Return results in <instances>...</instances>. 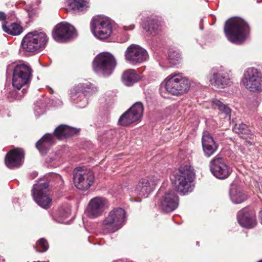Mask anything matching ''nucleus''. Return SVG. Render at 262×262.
Instances as JSON below:
<instances>
[{
  "label": "nucleus",
  "mask_w": 262,
  "mask_h": 262,
  "mask_svg": "<svg viewBox=\"0 0 262 262\" xmlns=\"http://www.w3.org/2000/svg\"><path fill=\"white\" fill-rule=\"evenodd\" d=\"M224 32L230 42L240 44L245 40L247 36L249 26L242 18H231L226 22Z\"/></svg>",
  "instance_id": "f257e3e1"
},
{
  "label": "nucleus",
  "mask_w": 262,
  "mask_h": 262,
  "mask_svg": "<svg viewBox=\"0 0 262 262\" xmlns=\"http://www.w3.org/2000/svg\"><path fill=\"white\" fill-rule=\"evenodd\" d=\"M194 174L193 169L190 165L184 164L180 166L178 171L171 179L177 191L185 194L193 190L192 183Z\"/></svg>",
  "instance_id": "f03ea898"
},
{
  "label": "nucleus",
  "mask_w": 262,
  "mask_h": 262,
  "mask_svg": "<svg viewBox=\"0 0 262 262\" xmlns=\"http://www.w3.org/2000/svg\"><path fill=\"white\" fill-rule=\"evenodd\" d=\"M164 82L167 92L174 96L187 92L190 87L189 80L182 73L169 75L165 79Z\"/></svg>",
  "instance_id": "7ed1b4c3"
},
{
  "label": "nucleus",
  "mask_w": 262,
  "mask_h": 262,
  "mask_svg": "<svg viewBox=\"0 0 262 262\" xmlns=\"http://www.w3.org/2000/svg\"><path fill=\"white\" fill-rule=\"evenodd\" d=\"M112 20L107 16L98 15L91 21V30L93 35L100 40L108 38L112 33Z\"/></svg>",
  "instance_id": "20e7f679"
},
{
  "label": "nucleus",
  "mask_w": 262,
  "mask_h": 262,
  "mask_svg": "<svg viewBox=\"0 0 262 262\" xmlns=\"http://www.w3.org/2000/svg\"><path fill=\"white\" fill-rule=\"evenodd\" d=\"M114 66V56L107 52L99 53L93 61V69L94 72L103 77H108L113 73Z\"/></svg>",
  "instance_id": "39448f33"
},
{
  "label": "nucleus",
  "mask_w": 262,
  "mask_h": 262,
  "mask_svg": "<svg viewBox=\"0 0 262 262\" xmlns=\"http://www.w3.org/2000/svg\"><path fill=\"white\" fill-rule=\"evenodd\" d=\"M49 181L47 178H40L32 189L34 201L42 208L47 209L51 205L52 199L48 193Z\"/></svg>",
  "instance_id": "423d86ee"
},
{
  "label": "nucleus",
  "mask_w": 262,
  "mask_h": 262,
  "mask_svg": "<svg viewBox=\"0 0 262 262\" xmlns=\"http://www.w3.org/2000/svg\"><path fill=\"white\" fill-rule=\"evenodd\" d=\"M241 84L253 92H262V73L257 69L250 67L244 72Z\"/></svg>",
  "instance_id": "0eeeda50"
},
{
  "label": "nucleus",
  "mask_w": 262,
  "mask_h": 262,
  "mask_svg": "<svg viewBox=\"0 0 262 262\" xmlns=\"http://www.w3.org/2000/svg\"><path fill=\"white\" fill-rule=\"evenodd\" d=\"M47 41V36L44 32L34 31L24 37L21 47L26 52H34L44 48Z\"/></svg>",
  "instance_id": "6e6552de"
},
{
  "label": "nucleus",
  "mask_w": 262,
  "mask_h": 262,
  "mask_svg": "<svg viewBox=\"0 0 262 262\" xmlns=\"http://www.w3.org/2000/svg\"><path fill=\"white\" fill-rule=\"evenodd\" d=\"M97 89L91 83H81L72 93V99L80 108L84 107L88 104V97L95 93Z\"/></svg>",
  "instance_id": "1a4fd4ad"
},
{
  "label": "nucleus",
  "mask_w": 262,
  "mask_h": 262,
  "mask_svg": "<svg viewBox=\"0 0 262 262\" xmlns=\"http://www.w3.org/2000/svg\"><path fill=\"white\" fill-rule=\"evenodd\" d=\"M143 105L141 102L135 103L120 116L118 124L126 126L140 121L143 116Z\"/></svg>",
  "instance_id": "9d476101"
},
{
  "label": "nucleus",
  "mask_w": 262,
  "mask_h": 262,
  "mask_svg": "<svg viewBox=\"0 0 262 262\" xmlns=\"http://www.w3.org/2000/svg\"><path fill=\"white\" fill-rule=\"evenodd\" d=\"M73 181L75 186L80 190H87L94 181V175L90 169L77 167L74 170Z\"/></svg>",
  "instance_id": "9b49d317"
},
{
  "label": "nucleus",
  "mask_w": 262,
  "mask_h": 262,
  "mask_svg": "<svg viewBox=\"0 0 262 262\" xmlns=\"http://www.w3.org/2000/svg\"><path fill=\"white\" fill-rule=\"evenodd\" d=\"M32 70L25 64L16 66L13 70L12 85L18 90L30 82Z\"/></svg>",
  "instance_id": "f8f14e48"
},
{
  "label": "nucleus",
  "mask_w": 262,
  "mask_h": 262,
  "mask_svg": "<svg viewBox=\"0 0 262 262\" xmlns=\"http://www.w3.org/2000/svg\"><path fill=\"white\" fill-rule=\"evenodd\" d=\"M108 207L109 203L106 199L96 196L89 201L84 213L90 219H96L101 216Z\"/></svg>",
  "instance_id": "ddd939ff"
},
{
  "label": "nucleus",
  "mask_w": 262,
  "mask_h": 262,
  "mask_svg": "<svg viewBox=\"0 0 262 262\" xmlns=\"http://www.w3.org/2000/svg\"><path fill=\"white\" fill-rule=\"evenodd\" d=\"M207 79L210 84L215 89L225 88L231 83L228 73L221 69H211L207 75Z\"/></svg>",
  "instance_id": "4468645a"
},
{
  "label": "nucleus",
  "mask_w": 262,
  "mask_h": 262,
  "mask_svg": "<svg viewBox=\"0 0 262 262\" xmlns=\"http://www.w3.org/2000/svg\"><path fill=\"white\" fill-rule=\"evenodd\" d=\"M147 51L138 45L133 44L129 46L125 53V58L133 66L142 63L148 58Z\"/></svg>",
  "instance_id": "2eb2a0df"
},
{
  "label": "nucleus",
  "mask_w": 262,
  "mask_h": 262,
  "mask_svg": "<svg viewBox=\"0 0 262 262\" xmlns=\"http://www.w3.org/2000/svg\"><path fill=\"white\" fill-rule=\"evenodd\" d=\"M211 173L216 178L225 179L232 172V169L225 163L223 158L216 157L212 159L210 163Z\"/></svg>",
  "instance_id": "dca6fc26"
},
{
  "label": "nucleus",
  "mask_w": 262,
  "mask_h": 262,
  "mask_svg": "<svg viewBox=\"0 0 262 262\" xmlns=\"http://www.w3.org/2000/svg\"><path fill=\"white\" fill-rule=\"evenodd\" d=\"M158 179L144 178L139 180L133 195L140 198H146L154 190L158 183Z\"/></svg>",
  "instance_id": "f3484780"
},
{
  "label": "nucleus",
  "mask_w": 262,
  "mask_h": 262,
  "mask_svg": "<svg viewBox=\"0 0 262 262\" xmlns=\"http://www.w3.org/2000/svg\"><path fill=\"white\" fill-rule=\"evenodd\" d=\"M53 37L55 40L62 42L76 35L74 27L68 23L57 24L53 31Z\"/></svg>",
  "instance_id": "a211bd4d"
},
{
  "label": "nucleus",
  "mask_w": 262,
  "mask_h": 262,
  "mask_svg": "<svg viewBox=\"0 0 262 262\" xmlns=\"http://www.w3.org/2000/svg\"><path fill=\"white\" fill-rule=\"evenodd\" d=\"M237 219L240 225L246 228H253L257 224L255 212L249 207L239 210L237 214Z\"/></svg>",
  "instance_id": "6ab92c4d"
},
{
  "label": "nucleus",
  "mask_w": 262,
  "mask_h": 262,
  "mask_svg": "<svg viewBox=\"0 0 262 262\" xmlns=\"http://www.w3.org/2000/svg\"><path fill=\"white\" fill-rule=\"evenodd\" d=\"M179 205V198L173 191L165 192L161 198L160 206L165 212H169L177 209Z\"/></svg>",
  "instance_id": "aec40b11"
},
{
  "label": "nucleus",
  "mask_w": 262,
  "mask_h": 262,
  "mask_svg": "<svg viewBox=\"0 0 262 262\" xmlns=\"http://www.w3.org/2000/svg\"><path fill=\"white\" fill-rule=\"evenodd\" d=\"M24 156V152L23 150L18 148L12 149L5 157V164L11 169L18 167L23 163Z\"/></svg>",
  "instance_id": "412c9836"
},
{
  "label": "nucleus",
  "mask_w": 262,
  "mask_h": 262,
  "mask_svg": "<svg viewBox=\"0 0 262 262\" xmlns=\"http://www.w3.org/2000/svg\"><path fill=\"white\" fill-rule=\"evenodd\" d=\"M202 144L205 155L208 157L212 156L217 149L213 138L207 131L203 132Z\"/></svg>",
  "instance_id": "4be33fe9"
},
{
  "label": "nucleus",
  "mask_w": 262,
  "mask_h": 262,
  "mask_svg": "<svg viewBox=\"0 0 262 262\" xmlns=\"http://www.w3.org/2000/svg\"><path fill=\"white\" fill-rule=\"evenodd\" d=\"M55 143L53 135L46 134L36 143V147L42 154H45Z\"/></svg>",
  "instance_id": "5701e85b"
},
{
  "label": "nucleus",
  "mask_w": 262,
  "mask_h": 262,
  "mask_svg": "<svg viewBox=\"0 0 262 262\" xmlns=\"http://www.w3.org/2000/svg\"><path fill=\"white\" fill-rule=\"evenodd\" d=\"M141 79V77L137 74L135 69H128L124 71L121 76L123 83L127 86H132L137 83Z\"/></svg>",
  "instance_id": "b1692460"
},
{
  "label": "nucleus",
  "mask_w": 262,
  "mask_h": 262,
  "mask_svg": "<svg viewBox=\"0 0 262 262\" xmlns=\"http://www.w3.org/2000/svg\"><path fill=\"white\" fill-rule=\"evenodd\" d=\"M78 130L75 128L71 127L64 124L58 126L54 130L53 137L61 140L77 134Z\"/></svg>",
  "instance_id": "393cba45"
},
{
  "label": "nucleus",
  "mask_w": 262,
  "mask_h": 262,
  "mask_svg": "<svg viewBox=\"0 0 262 262\" xmlns=\"http://www.w3.org/2000/svg\"><path fill=\"white\" fill-rule=\"evenodd\" d=\"M230 198L234 204H240L247 199V195L239 187L232 185L230 190Z\"/></svg>",
  "instance_id": "a878e982"
},
{
  "label": "nucleus",
  "mask_w": 262,
  "mask_h": 262,
  "mask_svg": "<svg viewBox=\"0 0 262 262\" xmlns=\"http://www.w3.org/2000/svg\"><path fill=\"white\" fill-rule=\"evenodd\" d=\"M143 28L150 35L155 36L160 30V21L154 16L149 17L143 26Z\"/></svg>",
  "instance_id": "bb28decb"
},
{
  "label": "nucleus",
  "mask_w": 262,
  "mask_h": 262,
  "mask_svg": "<svg viewBox=\"0 0 262 262\" xmlns=\"http://www.w3.org/2000/svg\"><path fill=\"white\" fill-rule=\"evenodd\" d=\"M103 227L108 233L115 232V210L110 211L103 221Z\"/></svg>",
  "instance_id": "cd10ccee"
},
{
  "label": "nucleus",
  "mask_w": 262,
  "mask_h": 262,
  "mask_svg": "<svg viewBox=\"0 0 262 262\" xmlns=\"http://www.w3.org/2000/svg\"><path fill=\"white\" fill-rule=\"evenodd\" d=\"M232 129L234 133L242 135V138L246 139L249 138L250 139H252L254 137L253 135L251 133V131L247 125L245 124H236L233 127Z\"/></svg>",
  "instance_id": "c85d7f7f"
},
{
  "label": "nucleus",
  "mask_w": 262,
  "mask_h": 262,
  "mask_svg": "<svg viewBox=\"0 0 262 262\" xmlns=\"http://www.w3.org/2000/svg\"><path fill=\"white\" fill-rule=\"evenodd\" d=\"M211 103L213 107L217 108L220 111L225 115L226 118H227L228 120L230 119L231 110L227 105L224 104L222 102L217 99H213Z\"/></svg>",
  "instance_id": "c756f323"
},
{
  "label": "nucleus",
  "mask_w": 262,
  "mask_h": 262,
  "mask_svg": "<svg viewBox=\"0 0 262 262\" xmlns=\"http://www.w3.org/2000/svg\"><path fill=\"white\" fill-rule=\"evenodd\" d=\"M126 222V212L121 208L116 209V231L120 229Z\"/></svg>",
  "instance_id": "7c9ffc66"
},
{
  "label": "nucleus",
  "mask_w": 262,
  "mask_h": 262,
  "mask_svg": "<svg viewBox=\"0 0 262 262\" xmlns=\"http://www.w3.org/2000/svg\"><path fill=\"white\" fill-rule=\"evenodd\" d=\"M2 28L5 32L12 35H18L23 31V27L17 23H12L9 26H7L4 23L2 25Z\"/></svg>",
  "instance_id": "2f4dec72"
},
{
  "label": "nucleus",
  "mask_w": 262,
  "mask_h": 262,
  "mask_svg": "<svg viewBox=\"0 0 262 262\" xmlns=\"http://www.w3.org/2000/svg\"><path fill=\"white\" fill-rule=\"evenodd\" d=\"M69 6L74 10L82 12L88 8V3L84 0H71Z\"/></svg>",
  "instance_id": "473e14b6"
},
{
  "label": "nucleus",
  "mask_w": 262,
  "mask_h": 262,
  "mask_svg": "<svg viewBox=\"0 0 262 262\" xmlns=\"http://www.w3.org/2000/svg\"><path fill=\"white\" fill-rule=\"evenodd\" d=\"M168 59L172 65L177 64L181 59V55L179 51L170 50L168 53Z\"/></svg>",
  "instance_id": "72a5a7b5"
},
{
  "label": "nucleus",
  "mask_w": 262,
  "mask_h": 262,
  "mask_svg": "<svg viewBox=\"0 0 262 262\" xmlns=\"http://www.w3.org/2000/svg\"><path fill=\"white\" fill-rule=\"evenodd\" d=\"M36 251L37 252H45L47 251L49 248V245L47 241L44 238H41L39 239L35 246Z\"/></svg>",
  "instance_id": "f704fd0d"
},
{
  "label": "nucleus",
  "mask_w": 262,
  "mask_h": 262,
  "mask_svg": "<svg viewBox=\"0 0 262 262\" xmlns=\"http://www.w3.org/2000/svg\"><path fill=\"white\" fill-rule=\"evenodd\" d=\"M252 144V142L250 141L247 140V139L243 140V143H242L239 145H237L238 150L243 154V155H246L248 154V151H249L248 147Z\"/></svg>",
  "instance_id": "c9c22d12"
},
{
  "label": "nucleus",
  "mask_w": 262,
  "mask_h": 262,
  "mask_svg": "<svg viewBox=\"0 0 262 262\" xmlns=\"http://www.w3.org/2000/svg\"><path fill=\"white\" fill-rule=\"evenodd\" d=\"M70 214V209L67 207L66 209H62L59 211V215L61 217L67 218Z\"/></svg>",
  "instance_id": "e433bc0d"
},
{
  "label": "nucleus",
  "mask_w": 262,
  "mask_h": 262,
  "mask_svg": "<svg viewBox=\"0 0 262 262\" xmlns=\"http://www.w3.org/2000/svg\"><path fill=\"white\" fill-rule=\"evenodd\" d=\"M41 102H37V103L35 104V112L36 115H40L41 113L43 112V108L42 106H40Z\"/></svg>",
  "instance_id": "4c0bfd02"
},
{
  "label": "nucleus",
  "mask_w": 262,
  "mask_h": 262,
  "mask_svg": "<svg viewBox=\"0 0 262 262\" xmlns=\"http://www.w3.org/2000/svg\"><path fill=\"white\" fill-rule=\"evenodd\" d=\"M250 102L253 104V106H251V108H256L259 105L258 99L257 97L253 98L250 100Z\"/></svg>",
  "instance_id": "58836bf2"
},
{
  "label": "nucleus",
  "mask_w": 262,
  "mask_h": 262,
  "mask_svg": "<svg viewBox=\"0 0 262 262\" xmlns=\"http://www.w3.org/2000/svg\"><path fill=\"white\" fill-rule=\"evenodd\" d=\"M128 36L126 35H124L123 37V38L120 39V40H119V39L117 38V41H118L119 42H125L127 40H128Z\"/></svg>",
  "instance_id": "ea45409f"
},
{
  "label": "nucleus",
  "mask_w": 262,
  "mask_h": 262,
  "mask_svg": "<svg viewBox=\"0 0 262 262\" xmlns=\"http://www.w3.org/2000/svg\"><path fill=\"white\" fill-rule=\"evenodd\" d=\"M6 19V15L5 13L0 12V20H3Z\"/></svg>",
  "instance_id": "a19ab883"
},
{
  "label": "nucleus",
  "mask_w": 262,
  "mask_h": 262,
  "mask_svg": "<svg viewBox=\"0 0 262 262\" xmlns=\"http://www.w3.org/2000/svg\"><path fill=\"white\" fill-rule=\"evenodd\" d=\"M259 216L260 218L261 223L262 224V210L259 212Z\"/></svg>",
  "instance_id": "79ce46f5"
},
{
  "label": "nucleus",
  "mask_w": 262,
  "mask_h": 262,
  "mask_svg": "<svg viewBox=\"0 0 262 262\" xmlns=\"http://www.w3.org/2000/svg\"><path fill=\"white\" fill-rule=\"evenodd\" d=\"M33 174L34 176L33 177V179H34V178H35L37 176V173L36 172H34Z\"/></svg>",
  "instance_id": "37998d69"
},
{
  "label": "nucleus",
  "mask_w": 262,
  "mask_h": 262,
  "mask_svg": "<svg viewBox=\"0 0 262 262\" xmlns=\"http://www.w3.org/2000/svg\"><path fill=\"white\" fill-rule=\"evenodd\" d=\"M200 28L201 30H203V27L202 26H201Z\"/></svg>",
  "instance_id": "c03bdc74"
},
{
  "label": "nucleus",
  "mask_w": 262,
  "mask_h": 262,
  "mask_svg": "<svg viewBox=\"0 0 262 262\" xmlns=\"http://www.w3.org/2000/svg\"><path fill=\"white\" fill-rule=\"evenodd\" d=\"M258 262H262V260L259 261Z\"/></svg>",
  "instance_id": "a18cd8bd"
}]
</instances>
